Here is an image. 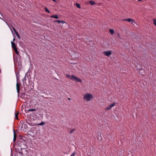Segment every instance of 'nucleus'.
<instances>
[{
	"instance_id": "f257e3e1",
	"label": "nucleus",
	"mask_w": 156,
	"mask_h": 156,
	"mask_svg": "<svg viewBox=\"0 0 156 156\" xmlns=\"http://www.w3.org/2000/svg\"><path fill=\"white\" fill-rule=\"evenodd\" d=\"M66 76L67 78H69L70 79L73 80H75L76 82H81L82 81L81 79L74 75H69L68 74L66 75Z\"/></svg>"
},
{
	"instance_id": "f03ea898",
	"label": "nucleus",
	"mask_w": 156,
	"mask_h": 156,
	"mask_svg": "<svg viewBox=\"0 0 156 156\" xmlns=\"http://www.w3.org/2000/svg\"><path fill=\"white\" fill-rule=\"evenodd\" d=\"M83 99L86 101H90L93 98V95L90 94H86L83 95Z\"/></svg>"
},
{
	"instance_id": "7ed1b4c3",
	"label": "nucleus",
	"mask_w": 156,
	"mask_h": 156,
	"mask_svg": "<svg viewBox=\"0 0 156 156\" xmlns=\"http://www.w3.org/2000/svg\"><path fill=\"white\" fill-rule=\"evenodd\" d=\"M116 103L115 102H113L112 104H111L107 107H106L105 108V110H109L111 109L112 107H114Z\"/></svg>"
},
{
	"instance_id": "20e7f679",
	"label": "nucleus",
	"mask_w": 156,
	"mask_h": 156,
	"mask_svg": "<svg viewBox=\"0 0 156 156\" xmlns=\"http://www.w3.org/2000/svg\"><path fill=\"white\" fill-rule=\"evenodd\" d=\"M17 83L16 84V88L17 90V91L18 93V94H19L20 91V85L19 83V81H16Z\"/></svg>"
},
{
	"instance_id": "39448f33",
	"label": "nucleus",
	"mask_w": 156,
	"mask_h": 156,
	"mask_svg": "<svg viewBox=\"0 0 156 156\" xmlns=\"http://www.w3.org/2000/svg\"><path fill=\"white\" fill-rule=\"evenodd\" d=\"M112 52V51H105L104 52V53L106 56L109 57L111 55Z\"/></svg>"
},
{
	"instance_id": "423d86ee",
	"label": "nucleus",
	"mask_w": 156,
	"mask_h": 156,
	"mask_svg": "<svg viewBox=\"0 0 156 156\" xmlns=\"http://www.w3.org/2000/svg\"><path fill=\"white\" fill-rule=\"evenodd\" d=\"M16 78V81H19L20 80L19 78L20 76V71H15Z\"/></svg>"
},
{
	"instance_id": "0eeeda50",
	"label": "nucleus",
	"mask_w": 156,
	"mask_h": 156,
	"mask_svg": "<svg viewBox=\"0 0 156 156\" xmlns=\"http://www.w3.org/2000/svg\"><path fill=\"white\" fill-rule=\"evenodd\" d=\"M136 69L137 70H140L142 69H143L142 65L140 64H137L136 66Z\"/></svg>"
},
{
	"instance_id": "6e6552de",
	"label": "nucleus",
	"mask_w": 156,
	"mask_h": 156,
	"mask_svg": "<svg viewBox=\"0 0 156 156\" xmlns=\"http://www.w3.org/2000/svg\"><path fill=\"white\" fill-rule=\"evenodd\" d=\"M27 76V73L25 74V76H24V78L22 80V81H23V84H24V83H25V84H26V78Z\"/></svg>"
},
{
	"instance_id": "1a4fd4ad",
	"label": "nucleus",
	"mask_w": 156,
	"mask_h": 156,
	"mask_svg": "<svg viewBox=\"0 0 156 156\" xmlns=\"http://www.w3.org/2000/svg\"><path fill=\"white\" fill-rule=\"evenodd\" d=\"M123 21H126L128 22H130L131 21L133 22H134L135 23H136L133 20L130 18H128L127 19H124L123 20Z\"/></svg>"
},
{
	"instance_id": "9d476101",
	"label": "nucleus",
	"mask_w": 156,
	"mask_h": 156,
	"mask_svg": "<svg viewBox=\"0 0 156 156\" xmlns=\"http://www.w3.org/2000/svg\"><path fill=\"white\" fill-rule=\"evenodd\" d=\"M139 71V73L140 74L142 75H144V70L143 69H142Z\"/></svg>"
},
{
	"instance_id": "9b49d317",
	"label": "nucleus",
	"mask_w": 156,
	"mask_h": 156,
	"mask_svg": "<svg viewBox=\"0 0 156 156\" xmlns=\"http://www.w3.org/2000/svg\"><path fill=\"white\" fill-rule=\"evenodd\" d=\"M11 43L12 44V47L13 48V49L16 48V44L14 42L12 41L11 42Z\"/></svg>"
},
{
	"instance_id": "f8f14e48",
	"label": "nucleus",
	"mask_w": 156,
	"mask_h": 156,
	"mask_svg": "<svg viewBox=\"0 0 156 156\" xmlns=\"http://www.w3.org/2000/svg\"><path fill=\"white\" fill-rule=\"evenodd\" d=\"M57 22L59 23H66V22L65 21H62L60 20H55L54 21V22Z\"/></svg>"
},
{
	"instance_id": "ddd939ff",
	"label": "nucleus",
	"mask_w": 156,
	"mask_h": 156,
	"mask_svg": "<svg viewBox=\"0 0 156 156\" xmlns=\"http://www.w3.org/2000/svg\"><path fill=\"white\" fill-rule=\"evenodd\" d=\"M50 17L51 18H54L55 19L59 18L58 16L57 15H52Z\"/></svg>"
},
{
	"instance_id": "4468645a",
	"label": "nucleus",
	"mask_w": 156,
	"mask_h": 156,
	"mask_svg": "<svg viewBox=\"0 0 156 156\" xmlns=\"http://www.w3.org/2000/svg\"><path fill=\"white\" fill-rule=\"evenodd\" d=\"M16 133L15 132V130H14V138H13V141H15L16 140Z\"/></svg>"
},
{
	"instance_id": "2eb2a0df",
	"label": "nucleus",
	"mask_w": 156,
	"mask_h": 156,
	"mask_svg": "<svg viewBox=\"0 0 156 156\" xmlns=\"http://www.w3.org/2000/svg\"><path fill=\"white\" fill-rule=\"evenodd\" d=\"M13 49L16 54L18 55L19 54V52L18 51L16 48H14Z\"/></svg>"
},
{
	"instance_id": "dca6fc26",
	"label": "nucleus",
	"mask_w": 156,
	"mask_h": 156,
	"mask_svg": "<svg viewBox=\"0 0 156 156\" xmlns=\"http://www.w3.org/2000/svg\"><path fill=\"white\" fill-rule=\"evenodd\" d=\"M109 32L111 34H112L114 33V31L113 29H110L109 30Z\"/></svg>"
},
{
	"instance_id": "f3484780",
	"label": "nucleus",
	"mask_w": 156,
	"mask_h": 156,
	"mask_svg": "<svg viewBox=\"0 0 156 156\" xmlns=\"http://www.w3.org/2000/svg\"><path fill=\"white\" fill-rule=\"evenodd\" d=\"M89 2L91 5H94L95 4V3L93 1H90Z\"/></svg>"
},
{
	"instance_id": "a211bd4d",
	"label": "nucleus",
	"mask_w": 156,
	"mask_h": 156,
	"mask_svg": "<svg viewBox=\"0 0 156 156\" xmlns=\"http://www.w3.org/2000/svg\"><path fill=\"white\" fill-rule=\"evenodd\" d=\"M26 123L27 124H28L30 126H34V125L32 123H30V122H26Z\"/></svg>"
},
{
	"instance_id": "6ab92c4d",
	"label": "nucleus",
	"mask_w": 156,
	"mask_h": 156,
	"mask_svg": "<svg viewBox=\"0 0 156 156\" xmlns=\"http://www.w3.org/2000/svg\"><path fill=\"white\" fill-rule=\"evenodd\" d=\"M44 9L45 10V12L49 13H50V11L46 7H45Z\"/></svg>"
},
{
	"instance_id": "aec40b11",
	"label": "nucleus",
	"mask_w": 156,
	"mask_h": 156,
	"mask_svg": "<svg viewBox=\"0 0 156 156\" xmlns=\"http://www.w3.org/2000/svg\"><path fill=\"white\" fill-rule=\"evenodd\" d=\"M19 114V112H18L17 113L15 114V118L17 119H19V118L18 117V116Z\"/></svg>"
},
{
	"instance_id": "412c9836",
	"label": "nucleus",
	"mask_w": 156,
	"mask_h": 156,
	"mask_svg": "<svg viewBox=\"0 0 156 156\" xmlns=\"http://www.w3.org/2000/svg\"><path fill=\"white\" fill-rule=\"evenodd\" d=\"M37 110L35 109H31L27 110V112H30V111H35Z\"/></svg>"
},
{
	"instance_id": "4be33fe9",
	"label": "nucleus",
	"mask_w": 156,
	"mask_h": 156,
	"mask_svg": "<svg viewBox=\"0 0 156 156\" xmlns=\"http://www.w3.org/2000/svg\"><path fill=\"white\" fill-rule=\"evenodd\" d=\"M26 125H27L25 124H23L22 125V127L23 128V127H24L25 129H26L28 127Z\"/></svg>"
},
{
	"instance_id": "5701e85b",
	"label": "nucleus",
	"mask_w": 156,
	"mask_h": 156,
	"mask_svg": "<svg viewBox=\"0 0 156 156\" xmlns=\"http://www.w3.org/2000/svg\"><path fill=\"white\" fill-rule=\"evenodd\" d=\"M15 34H16V36L17 37V38H19V39H20V36L19 35V34L18 33H17V32H16V33H15Z\"/></svg>"
},
{
	"instance_id": "b1692460",
	"label": "nucleus",
	"mask_w": 156,
	"mask_h": 156,
	"mask_svg": "<svg viewBox=\"0 0 156 156\" xmlns=\"http://www.w3.org/2000/svg\"><path fill=\"white\" fill-rule=\"evenodd\" d=\"M153 24L155 26H156V19H153Z\"/></svg>"
},
{
	"instance_id": "393cba45",
	"label": "nucleus",
	"mask_w": 156,
	"mask_h": 156,
	"mask_svg": "<svg viewBox=\"0 0 156 156\" xmlns=\"http://www.w3.org/2000/svg\"><path fill=\"white\" fill-rule=\"evenodd\" d=\"M44 124H45L44 122H41L39 124H38V125H40V126H42V125H44Z\"/></svg>"
},
{
	"instance_id": "a878e982",
	"label": "nucleus",
	"mask_w": 156,
	"mask_h": 156,
	"mask_svg": "<svg viewBox=\"0 0 156 156\" xmlns=\"http://www.w3.org/2000/svg\"><path fill=\"white\" fill-rule=\"evenodd\" d=\"M76 6L77 7H78V8H80V5L79 4L76 3Z\"/></svg>"
},
{
	"instance_id": "bb28decb",
	"label": "nucleus",
	"mask_w": 156,
	"mask_h": 156,
	"mask_svg": "<svg viewBox=\"0 0 156 156\" xmlns=\"http://www.w3.org/2000/svg\"><path fill=\"white\" fill-rule=\"evenodd\" d=\"M75 130V129H73L71 130L69 132V133H72Z\"/></svg>"
},
{
	"instance_id": "cd10ccee",
	"label": "nucleus",
	"mask_w": 156,
	"mask_h": 156,
	"mask_svg": "<svg viewBox=\"0 0 156 156\" xmlns=\"http://www.w3.org/2000/svg\"><path fill=\"white\" fill-rule=\"evenodd\" d=\"M12 29H13V30L15 33H16V32H17L16 30L15 29V28L13 27H12Z\"/></svg>"
},
{
	"instance_id": "c85d7f7f",
	"label": "nucleus",
	"mask_w": 156,
	"mask_h": 156,
	"mask_svg": "<svg viewBox=\"0 0 156 156\" xmlns=\"http://www.w3.org/2000/svg\"><path fill=\"white\" fill-rule=\"evenodd\" d=\"M75 154V152L74 151L73 153H72L70 156H74Z\"/></svg>"
},
{
	"instance_id": "c756f323",
	"label": "nucleus",
	"mask_w": 156,
	"mask_h": 156,
	"mask_svg": "<svg viewBox=\"0 0 156 156\" xmlns=\"http://www.w3.org/2000/svg\"><path fill=\"white\" fill-rule=\"evenodd\" d=\"M100 137L101 138L100 139H99V138H98V140H99L100 141H101L102 140V139L101 136V135L100 136Z\"/></svg>"
},
{
	"instance_id": "7c9ffc66",
	"label": "nucleus",
	"mask_w": 156,
	"mask_h": 156,
	"mask_svg": "<svg viewBox=\"0 0 156 156\" xmlns=\"http://www.w3.org/2000/svg\"><path fill=\"white\" fill-rule=\"evenodd\" d=\"M15 38H16V37H15V36H14V38L13 40V41H15Z\"/></svg>"
},
{
	"instance_id": "2f4dec72",
	"label": "nucleus",
	"mask_w": 156,
	"mask_h": 156,
	"mask_svg": "<svg viewBox=\"0 0 156 156\" xmlns=\"http://www.w3.org/2000/svg\"><path fill=\"white\" fill-rule=\"evenodd\" d=\"M54 2H56V1L55 0H52Z\"/></svg>"
},
{
	"instance_id": "473e14b6",
	"label": "nucleus",
	"mask_w": 156,
	"mask_h": 156,
	"mask_svg": "<svg viewBox=\"0 0 156 156\" xmlns=\"http://www.w3.org/2000/svg\"><path fill=\"white\" fill-rule=\"evenodd\" d=\"M68 99L69 100H70V98H68Z\"/></svg>"
},
{
	"instance_id": "72a5a7b5",
	"label": "nucleus",
	"mask_w": 156,
	"mask_h": 156,
	"mask_svg": "<svg viewBox=\"0 0 156 156\" xmlns=\"http://www.w3.org/2000/svg\"><path fill=\"white\" fill-rule=\"evenodd\" d=\"M0 18L1 19H2V20H4L2 18H1V17H0Z\"/></svg>"
},
{
	"instance_id": "f704fd0d",
	"label": "nucleus",
	"mask_w": 156,
	"mask_h": 156,
	"mask_svg": "<svg viewBox=\"0 0 156 156\" xmlns=\"http://www.w3.org/2000/svg\"><path fill=\"white\" fill-rule=\"evenodd\" d=\"M1 69H0V73H1Z\"/></svg>"
}]
</instances>
